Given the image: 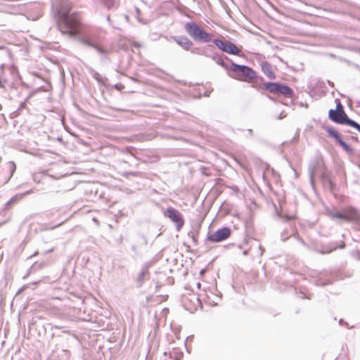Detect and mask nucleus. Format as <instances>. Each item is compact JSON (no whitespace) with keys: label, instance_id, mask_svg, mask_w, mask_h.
I'll return each mask as SVG.
<instances>
[{"label":"nucleus","instance_id":"nucleus-1","mask_svg":"<svg viewBox=\"0 0 360 360\" xmlns=\"http://www.w3.org/2000/svg\"><path fill=\"white\" fill-rule=\"evenodd\" d=\"M57 25L63 34L75 37L79 33L80 22L76 13L58 10Z\"/></svg>","mask_w":360,"mask_h":360},{"label":"nucleus","instance_id":"nucleus-2","mask_svg":"<svg viewBox=\"0 0 360 360\" xmlns=\"http://www.w3.org/2000/svg\"><path fill=\"white\" fill-rule=\"evenodd\" d=\"M185 31L196 42L208 43L212 41L211 34L195 22H188L185 25Z\"/></svg>","mask_w":360,"mask_h":360},{"label":"nucleus","instance_id":"nucleus-3","mask_svg":"<svg viewBox=\"0 0 360 360\" xmlns=\"http://www.w3.org/2000/svg\"><path fill=\"white\" fill-rule=\"evenodd\" d=\"M229 71L235 73L236 76L233 77L238 79L240 77H244L250 79L257 77L256 72L252 68L244 65H238L233 62H231L229 65Z\"/></svg>","mask_w":360,"mask_h":360},{"label":"nucleus","instance_id":"nucleus-4","mask_svg":"<svg viewBox=\"0 0 360 360\" xmlns=\"http://www.w3.org/2000/svg\"><path fill=\"white\" fill-rule=\"evenodd\" d=\"M263 86L269 93L281 94L285 97H291L293 94V91L291 88L288 85L278 82H264Z\"/></svg>","mask_w":360,"mask_h":360},{"label":"nucleus","instance_id":"nucleus-5","mask_svg":"<svg viewBox=\"0 0 360 360\" xmlns=\"http://www.w3.org/2000/svg\"><path fill=\"white\" fill-rule=\"evenodd\" d=\"M212 41L222 51L232 55H239L240 49L231 41L214 39Z\"/></svg>","mask_w":360,"mask_h":360},{"label":"nucleus","instance_id":"nucleus-6","mask_svg":"<svg viewBox=\"0 0 360 360\" xmlns=\"http://www.w3.org/2000/svg\"><path fill=\"white\" fill-rule=\"evenodd\" d=\"M176 226V229L179 231L184 224V219L182 214L173 207H168L165 213Z\"/></svg>","mask_w":360,"mask_h":360},{"label":"nucleus","instance_id":"nucleus-7","mask_svg":"<svg viewBox=\"0 0 360 360\" xmlns=\"http://www.w3.org/2000/svg\"><path fill=\"white\" fill-rule=\"evenodd\" d=\"M231 235V229L229 227L224 226L212 234H210L207 237V240L214 243H219L225 240Z\"/></svg>","mask_w":360,"mask_h":360},{"label":"nucleus","instance_id":"nucleus-8","mask_svg":"<svg viewBox=\"0 0 360 360\" xmlns=\"http://www.w3.org/2000/svg\"><path fill=\"white\" fill-rule=\"evenodd\" d=\"M345 221L360 225V210L349 205L345 207Z\"/></svg>","mask_w":360,"mask_h":360},{"label":"nucleus","instance_id":"nucleus-9","mask_svg":"<svg viewBox=\"0 0 360 360\" xmlns=\"http://www.w3.org/2000/svg\"><path fill=\"white\" fill-rule=\"evenodd\" d=\"M328 117L333 122L340 124H347V120H349L345 111L340 112L333 109L329 110Z\"/></svg>","mask_w":360,"mask_h":360},{"label":"nucleus","instance_id":"nucleus-10","mask_svg":"<svg viewBox=\"0 0 360 360\" xmlns=\"http://www.w3.org/2000/svg\"><path fill=\"white\" fill-rule=\"evenodd\" d=\"M178 45L184 50L188 51L193 46V41L186 36H172L171 37Z\"/></svg>","mask_w":360,"mask_h":360},{"label":"nucleus","instance_id":"nucleus-11","mask_svg":"<svg viewBox=\"0 0 360 360\" xmlns=\"http://www.w3.org/2000/svg\"><path fill=\"white\" fill-rule=\"evenodd\" d=\"M94 49L99 54L102 60H108V55L112 52V49L106 48L98 44H96Z\"/></svg>","mask_w":360,"mask_h":360},{"label":"nucleus","instance_id":"nucleus-12","mask_svg":"<svg viewBox=\"0 0 360 360\" xmlns=\"http://www.w3.org/2000/svg\"><path fill=\"white\" fill-rule=\"evenodd\" d=\"M262 70L264 74L269 79H276V75L272 70L271 65L268 62H263L261 65Z\"/></svg>","mask_w":360,"mask_h":360},{"label":"nucleus","instance_id":"nucleus-13","mask_svg":"<svg viewBox=\"0 0 360 360\" xmlns=\"http://www.w3.org/2000/svg\"><path fill=\"white\" fill-rule=\"evenodd\" d=\"M34 191L32 189H30L23 193H17L14 196H13L6 204L5 207L6 208H8L11 205L15 203L18 201H20L24 196L33 193Z\"/></svg>","mask_w":360,"mask_h":360},{"label":"nucleus","instance_id":"nucleus-14","mask_svg":"<svg viewBox=\"0 0 360 360\" xmlns=\"http://www.w3.org/2000/svg\"><path fill=\"white\" fill-rule=\"evenodd\" d=\"M213 60H214L219 65L223 67L224 68L226 69L227 70H229V65L227 63H226L224 60V58L221 56L219 55H214L210 56Z\"/></svg>","mask_w":360,"mask_h":360},{"label":"nucleus","instance_id":"nucleus-15","mask_svg":"<svg viewBox=\"0 0 360 360\" xmlns=\"http://www.w3.org/2000/svg\"><path fill=\"white\" fill-rule=\"evenodd\" d=\"M329 216L333 219L335 218L338 219L345 221V207L343 209H342V210L340 212H330Z\"/></svg>","mask_w":360,"mask_h":360},{"label":"nucleus","instance_id":"nucleus-16","mask_svg":"<svg viewBox=\"0 0 360 360\" xmlns=\"http://www.w3.org/2000/svg\"><path fill=\"white\" fill-rule=\"evenodd\" d=\"M108 9H113L117 6V0H99Z\"/></svg>","mask_w":360,"mask_h":360},{"label":"nucleus","instance_id":"nucleus-17","mask_svg":"<svg viewBox=\"0 0 360 360\" xmlns=\"http://www.w3.org/2000/svg\"><path fill=\"white\" fill-rule=\"evenodd\" d=\"M337 142L339 143L340 146L342 147L343 150L347 152L348 153L352 154L354 153L353 148L349 146L346 142H345L342 138L339 139Z\"/></svg>","mask_w":360,"mask_h":360},{"label":"nucleus","instance_id":"nucleus-18","mask_svg":"<svg viewBox=\"0 0 360 360\" xmlns=\"http://www.w3.org/2000/svg\"><path fill=\"white\" fill-rule=\"evenodd\" d=\"M326 131L328 132L329 136L333 138L336 141L340 139L341 137L339 135V133L338 132V131H336L335 129H333V127H327L326 128Z\"/></svg>","mask_w":360,"mask_h":360},{"label":"nucleus","instance_id":"nucleus-19","mask_svg":"<svg viewBox=\"0 0 360 360\" xmlns=\"http://www.w3.org/2000/svg\"><path fill=\"white\" fill-rule=\"evenodd\" d=\"M191 52L193 54H198V55L205 56L206 57H210V56H207L206 54L205 51L200 47H194V48L191 49Z\"/></svg>","mask_w":360,"mask_h":360},{"label":"nucleus","instance_id":"nucleus-20","mask_svg":"<svg viewBox=\"0 0 360 360\" xmlns=\"http://www.w3.org/2000/svg\"><path fill=\"white\" fill-rule=\"evenodd\" d=\"M349 127H352L356 129L358 131L360 132V124L355 122L354 120L349 118V120H347V124Z\"/></svg>","mask_w":360,"mask_h":360},{"label":"nucleus","instance_id":"nucleus-21","mask_svg":"<svg viewBox=\"0 0 360 360\" xmlns=\"http://www.w3.org/2000/svg\"><path fill=\"white\" fill-rule=\"evenodd\" d=\"M315 170H316V165L311 164L309 167V176H310V181L312 184L314 182V175L315 173Z\"/></svg>","mask_w":360,"mask_h":360},{"label":"nucleus","instance_id":"nucleus-22","mask_svg":"<svg viewBox=\"0 0 360 360\" xmlns=\"http://www.w3.org/2000/svg\"><path fill=\"white\" fill-rule=\"evenodd\" d=\"M80 41L86 45V46H88L89 47H91V48H94L95 45L96 44V43H94L92 42L91 41L87 39H85V38H81L80 39Z\"/></svg>","mask_w":360,"mask_h":360},{"label":"nucleus","instance_id":"nucleus-23","mask_svg":"<svg viewBox=\"0 0 360 360\" xmlns=\"http://www.w3.org/2000/svg\"><path fill=\"white\" fill-rule=\"evenodd\" d=\"M63 224V221L58 224L57 225H55L53 226H49L47 225H43L41 228V230H44V231H48V230H52L56 227H58L60 226H61L62 224Z\"/></svg>","mask_w":360,"mask_h":360},{"label":"nucleus","instance_id":"nucleus-24","mask_svg":"<svg viewBox=\"0 0 360 360\" xmlns=\"http://www.w3.org/2000/svg\"><path fill=\"white\" fill-rule=\"evenodd\" d=\"M256 249L257 251L255 252V254L257 255V256L261 257L264 251V248L261 245H257Z\"/></svg>","mask_w":360,"mask_h":360},{"label":"nucleus","instance_id":"nucleus-25","mask_svg":"<svg viewBox=\"0 0 360 360\" xmlns=\"http://www.w3.org/2000/svg\"><path fill=\"white\" fill-rule=\"evenodd\" d=\"M335 103H336V109L334 110H340V112L344 111L343 105H342L339 99H335Z\"/></svg>","mask_w":360,"mask_h":360},{"label":"nucleus","instance_id":"nucleus-26","mask_svg":"<svg viewBox=\"0 0 360 360\" xmlns=\"http://www.w3.org/2000/svg\"><path fill=\"white\" fill-rule=\"evenodd\" d=\"M146 271L145 270H142L139 274V278H138V281L139 283H140V284L142 283V282L144 280V277L146 276Z\"/></svg>","mask_w":360,"mask_h":360},{"label":"nucleus","instance_id":"nucleus-27","mask_svg":"<svg viewBox=\"0 0 360 360\" xmlns=\"http://www.w3.org/2000/svg\"><path fill=\"white\" fill-rule=\"evenodd\" d=\"M138 173L134 172H124L122 174V176L127 178L129 176H137Z\"/></svg>","mask_w":360,"mask_h":360},{"label":"nucleus","instance_id":"nucleus-28","mask_svg":"<svg viewBox=\"0 0 360 360\" xmlns=\"http://www.w3.org/2000/svg\"><path fill=\"white\" fill-rule=\"evenodd\" d=\"M15 170V165L13 162H11V174H10V176L8 179H10L11 177V176L13 175Z\"/></svg>","mask_w":360,"mask_h":360},{"label":"nucleus","instance_id":"nucleus-29","mask_svg":"<svg viewBox=\"0 0 360 360\" xmlns=\"http://www.w3.org/2000/svg\"><path fill=\"white\" fill-rule=\"evenodd\" d=\"M188 236H191V237L192 238V239H193V242H194L195 243H197V238H196V237H195V236L194 232H192V231L189 232V233H188Z\"/></svg>","mask_w":360,"mask_h":360},{"label":"nucleus","instance_id":"nucleus-30","mask_svg":"<svg viewBox=\"0 0 360 360\" xmlns=\"http://www.w3.org/2000/svg\"><path fill=\"white\" fill-rule=\"evenodd\" d=\"M300 297L302 299L309 298V297L304 292H300Z\"/></svg>","mask_w":360,"mask_h":360},{"label":"nucleus","instance_id":"nucleus-31","mask_svg":"<svg viewBox=\"0 0 360 360\" xmlns=\"http://www.w3.org/2000/svg\"><path fill=\"white\" fill-rule=\"evenodd\" d=\"M131 250L135 255H138V249L137 246L134 245L131 246Z\"/></svg>","mask_w":360,"mask_h":360},{"label":"nucleus","instance_id":"nucleus-32","mask_svg":"<svg viewBox=\"0 0 360 360\" xmlns=\"http://www.w3.org/2000/svg\"><path fill=\"white\" fill-rule=\"evenodd\" d=\"M328 283H329L322 282V281H319V280L316 281V285H327V284H328Z\"/></svg>","mask_w":360,"mask_h":360},{"label":"nucleus","instance_id":"nucleus-33","mask_svg":"<svg viewBox=\"0 0 360 360\" xmlns=\"http://www.w3.org/2000/svg\"><path fill=\"white\" fill-rule=\"evenodd\" d=\"M297 240H298L300 241V243L301 244H302L303 245H304V246H306V245H306V243H305V242H304V241L301 238L297 237Z\"/></svg>","mask_w":360,"mask_h":360},{"label":"nucleus","instance_id":"nucleus-34","mask_svg":"<svg viewBox=\"0 0 360 360\" xmlns=\"http://www.w3.org/2000/svg\"><path fill=\"white\" fill-rule=\"evenodd\" d=\"M193 297L195 299L196 302L199 304H201V302H200V300L199 299L198 297H195V295H193Z\"/></svg>","mask_w":360,"mask_h":360},{"label":"nucleus","instance_id":"nucleus-35","mask_svg":"<svg viewBox=\"0 0 360 360\" xmlns=\"http://www.w3.org/2000/svg\"><path fill=\"white\" fill-rule=\"evenodd\" d=\"M61 327L59 326H56V325H52L51 326V330H53V328H60Z\"/></svg>","mask_w":360,"mask_h":360},{"label":"nucleus","instance_id":"nucleus-36","mask_svg":"<svg viewBox=\"0 0 360 360\" xmlns=\"http://www.w3.org/2000/svg\"><path fill=\"white\" fill-rule=\"evenodd\" d=\"M329 185H330V187L331 189L334 186V184L330 180L329 181Z\"/></svg>","mask_w":360,"mask_h":360},{"label":"nucleus","instance_id":"nucleus-37","mask_svg":"<svg viewBox=\"0 0 360 360\" xmlns=\"http://www.w3.org/2000/svg\"><path fill=\"white\" fill-rule=\"evenodd\" d=\"M106 19H107L108 22L109 23H110V21H111V20H110V16H109V15H108V16L106 17Z\"/></svg>","mask_w":360,"mask_h":360},{"label":"nucleus","instance_id":"nucleus-38","mask_svg":"<svg viewBox=\"0 0 360 360\" xmlns=\"http://www.w3.org/2000/svg\"><path fill=\"white\" fill-rule=\"evenodd\" d=\"M98 76H99V74H98V73H97V72H96V73H95V75H94V77H95L96 79H98Z\"/></svg>","mask_w":360,"mask_h":360},{"label":"nucleus","instance_id":"nucleus-39","mask_svg":"<svg viewBox=\"0 0 360 360\" xmlns=\"http://www.w3.org/2000/svg\"><path fill=\"white\" fill-rule=\"evenodd\" d=\"M243 254V255H247L248 254V250H244Z\"/></svg>","mask_w":360,"mask_h":360},{"label":"nucleus","instance_id":"nucleus-40","mask_svg":"<svg viewBox=\"0 0 360 360\" xmlns=\"http://www.w3.org/2000/svg\"><path fill=\"white\" fill-rule=\"evenodd\" d=\"M328 82L330 86H333V83L332 82L328 81Z\"/></svg>","mask_w":360,"mask_h":360},{"label":"nucleus","instance_id":"nucleus-41","mask_svg":"<svg viewBox=\"0 0 360 360\" xmlns=\"http://www.w3.org/2000/svg\"><path fill=\"white\" fill-rule=\"evenodd\" d=\"M53 251V249H50L46 253H50V252H52Z\"/></svg>","mask_w":360,"mask_h":360},{"label":"nucleus","instance_id":"nucleus-42","mask_svg":"<svg viewBox=\"0 0 360 360\" xmlns=\"http://www.w3.org/2000/svg\"><path fill=\"white\" fill-rule=\"evenodd\" d=\"M136 11L137 15H139L140 13L139 9L138 8H136Z\"/></svg>","mask_w":360,"mask_h":360},{"label":"nucleus","instance_id":"nucleus-43","mask_svg":"<svg viewBox=\"0 0 360 360\" xmlns=\"http://www.w3.org/2000/svg\"><path fill=\"white\" fill-rule=\"evenodd\" d=\"M197 287H198V288H200V283H197Z\"/></svg>","mask_w":360,"mask_h":360},{"label":"nucleus","instance_id":"nucleus-44","mask_svg":"<svg viewBox=\"0 0 360 360\" xmlns=\"http://www.w3.org/2000/svg\"><path fill=\"white\" fill-rule=\"evenodd\" d=\"M342 322H343V320H342V319H340V320L339 321V323H340V324H342Z\"/></svg>","mask_w":360,"mask_h":360},{"label":"nucleus","instance_id":"nucleus-45","mask_svg":"<svg viewBox=\"0 0 360 360\" xmlns=\"http://www.w3.org/2000/svg\"><path fill=\"white\" fill-rule=\"evenodd\" d=\"M93 220H94V221H96V222H97V221H97V219H96V218H94V219H93Z\"/></svg>","mask_w":360,"mask_h":360}]
</instances>
